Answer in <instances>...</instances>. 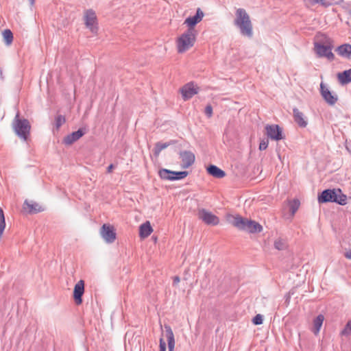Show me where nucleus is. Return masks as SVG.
Listing matches in <instances>:
<instances>
[{
  "label": "nucleus",
  "instance_id": "f257e3e1",
  "mask_svg": "<svg viewBox=\"0 0 351 351\" xmlns=\"http://www.w3.org/2000/svg\"><path fill=\"white\" fill-rule=\"evenodd\" d=\"M332 40L324 35L317 37L314 43V50L317 56L319 58H326L329 60H332L335 58L332 52Z\"/></svg>",
  "mask_w": 351,
  "mask_h": 351
},
{
  "label": "nucleus",
  "instance_id": "f03ea898",
  "mask_svg": "<svg viewBox=\"0 0 351 351\" xmlns=\"http://www.w3.org/2000/svg\"><path fill=\"white\" fill-rule=\"evenodd\" d=\"M235 25L239 28L242 35L251 38L253 35L252 24L247 12L239 8L236 12Z\"/></svg>",
  "mask_w": 351,
  "mask_h": 351
},
{
  "label": "nucleus",
  "instance_id": "7ed1b4c3",
  "mask_svg": "<svg viewBox=\"0 0 351 351\" xmlns=\"http://www.w3.org/2000/svg\"><path fill=\"white\" fill-rule=\"evenodd\" d=\"M196 40V32L187 29L177 39V52L184 53L192 48Z\"/></svg>",
  "mask_w": 351,
  "mask_h": 351
},
{
  "label": "nucleus",
  "instance_id": "20e7f679",
  "mask_svg": "<svg viewBox=\"0 0 351 351\" xmlns=\"http://www.w3.org/2000/svg\"><path fill=\"white\" fill-rule=\"evenodd\" d=\"M12 128L16 134L23 141H27L30 133L31 125L26 119H21L18 112L12 122Z\"/></svg>",
  "mask_w": 351,
  "mask_h": 351
},
{
  "label": "nucleus",
  "instance_id": "39448f33",
  "mask_svg": "<svg viewBox=\"0 0 351 351\" xmlns=\"http://www.w3.org/2000/svg\"><path fill=\"white\" fill-rule=\"evenodd\" d=\"M232 226L239 230L247 233H258L263 230V226L256 221H232Z\"/></svg>",
  "mask_w": 351,
  "mask_h": 351
},
{
  "label": "nucleus",
  "instance_id": "423d86ee",
  "mask_svg": "<svg viewBox=\"0 0 351 351\" xmlns=\"http://www.w3.org/2000/svg\"><path fill=\"white\" fill-rule=\"evenodd\" d=\"M166 341L168 343L169 351H174V335L169 327H165V332L160 339V351H166Z\"/></svg>",
  "mask_w": 351,
  "mask_h": 351
},
{
  "label": "nucleus",
  "instance_id": "0eeeda50",
  "mask_svg": "<svg viewBox=\"0 0 351 351\" xmlns=\"http://www.w3.org/2000/svg\"><path fill=\"white\" fill-rule=\"evenodd\" d=\"M195 155L190 151H182L179 154V165L182 169L191 167L195 162Z\"/></svg>",
  "mask_w": 351,
  "mask_h": 351
},
{
  "label": "nucleus",
  "instance_id": "6e6552de",
  "mask_svg": "<svg viewBox=\"0 0 351 351\" xmlns=\"http://www.w3.org/2000/svg\"><path fill=\"white\" fill-rule=\"evenodd\" d=\"M84 21L85 25L87 28H88L91 32L97 33L98 27L97 24V16L95 12L90 9L87 10L84 14Z\"/></svg>",
  "mask_w": 351,
  "mask_h": 351
},
{
  "label": "nucleus",
  "instance_id": "1a4fd4ad",
  "mask_svg": "<svg viewBox=\"0 0 351 351\" xmlns=\"http://www.w3.org/2000/svg\"><path fill=\"white\" fill-rule=\"evenodd\" d=\"M100 234L105 241L108 243H112L116 240L115 229L110 224H104L100 230Z\"/></svg>",
  "mask_w": 351,
  "mask_h": 351
},
{
  "label": "nucleus",
  "instance_id": "9d476101",
  "mask_svg": "<svg viewBox=\"0 0 351 351\" xmlns=\"http://www.w3.org/2000/svg\"><path fill=\"white\" fill-rule=\"evenodd\" d=\"M204 16V14L203 11L200 8H197L195 15L186 18L184 24L188 27V29H191L193 32H196L194 27L202 21Z\"/></svg>",
  "mask_w": 351,
  "mask_h": 351
},
{
  "label": "nucleus",
  "instance_id": "9b49d317",
  "mask_svg": "<svg viewBox=\"0 0 351 351\" xmlns=\"http://www.w3.org/2000/svg\"><path fill=\"white\" fill-rule=\"evenodd\" d=\"M320 92L322 97L328 104L332 106L337 102L338 99L337 95L331 92L323 82L320 84Z\"/></svg>",
  "mask_w": 351,
  "mask_h": 351
},
{
  "label": "nucleus",
  "instance_id": "f8f14e48",
  "mask_svg": "<svg viewBox=\"0 0 351 351\" xmlns=\"http://www.w3.org/2000/svg\"><path fill=\"white\" fill-rule=\"evenodd\" d=\"M266 134L274 141H280L284 138L282 131L278 125H267L265 126Z\"/></svg>",
  "mask_w": 351,
  "mask_h": 351
},
{
  "label": "nucleus",
  "instance_id": "ddd939ff",
  "mask_svg": "<svg viewBox=\"0 0 351 351\" xmlns=\"http://www.w3.org/2000/svg\"><path fill=\"white\" fill-rule=\"evenodd\" d=\"M23 208L29 214H36L45 210V207L43 205L33 200L27 199L24 202Z\"/></svg>",
  "mask_w": 351,
  "mask_h": 351
},
{
  "label": "nucleus",
  "instance_id": "4468645a",
  "mask_svg": "<svg viewBox=\"0 0 351 351\" xmlns=\"http://www.w3.org/2000/svg\"><path fill=\"white\" fill-rule=\"evenodd\" d=\"M199 88L193 83H189L184 85L180 92L184 100H188L198 93Z\"/></svg>",
  "mask_w": 351,
  "mask_h": 351
},
{
  "label": "nucleus",
  "instance_id": "2eb2a0df",
  "mask_svg": "<svg viewBox=\"0 0 351 351\" xmlns=\"http://www.w3.org/2000/svg\"><path fill=\"white\" fill-rule=\"evenodd\" d=\"M84 293V281L82 280H79L74 287L73 289V298L77 305L82 303V295Z\"/></svg>",
  "mask_w": 351,
  "mask_h": 351
},
{
  "label": "nucleus",
  "instance_id": "dca6fc26",
  "mask_svg": "<svg viewBox=\"0 0 351 351\" xmlns=\"http://www.w3.org/2000/svg\"><path fill=\"white\" fill-rule=\"evenodd\" d=\"M85 132L82 129H79L77 131L73 132L70 134L66 136L63 139V143L66 145H71L77 140H79L84 134Z\"/></svg>",
  "mask_w": 351,
  "mask_h": 351
},
{
  "label": "nucleus",
  "instance_id": "f3484780",
  "mask_svg": "<svg viewBox=\"0 0 351 351\" xmlns=\"http://www.w3.org/2000/svg\"><path fill=\"white\" fill-rule=\"evenodd\" d=\"M334 194H335V189H326L320 195H319L318 201L319 203L334 202Z\"/></svg>",
  "mask_w": 351,
  "mask_h": 351
},
{
  "label": "nucleus",
  "instance_id": "a211bd4d",
  "mask_svg": "<svg viewBox=\"0 0 351 351\" xmlns=\"http://www.w3.org/2000/svg\"><path fill=\"white\" fill-rule=\"evenodd\" d=\"M153 232V228L149 222L147 221L143 223L139 228V235L141 239H144L151 234Z\"/></svg>",
  "mask_w": 351,
  "mask_h": 351
},
{
  "label": "nucleus",
  "instance_id": "6ab92c4d",
  "mask_svg": "<svg viewBox=\"0 0 351 351\" xmlns=\"http://www.w3.org/2000/svg\"><path fill=\"white\" fill-rule=\"evenodd\" d=\"M336 51L340 56L349 59L351 56V45H341L337 48Z\"/></svg>",
  "mask_w": 351,
  "mask_h": 351
},
{
  "label": "nucleus",
  "instance_id": "aec40b11",
  "mask_svg": "<svg viewBox=\"0 0 351 351\" xmlns=\"http://www.w3.org/2000/svg\"><path fill=\"white\" fill-rule=\"evenodd\" d=\"M293 117L295 121L300 127L305 128L307 125V121L304 119V114L298 109H293Z\"/></svg>",
  "mask_w": 351,
  "mask_h": 351
},
{
  "label": "nucleus",
  "instance_id": "412c9836",
  "mask_svg": "<svg viewBox=\"0 0 351 351\" xmlns=\"http://www.w3.org/2000/svg\"><path fill=\"white\" fill-rule=\"evenodd\" d=\"M161 179L165 180H176V171H170L167 169H161L158 171Z\"/></svg>",
  "mask_w": 351,
  "mask_h": 351
},
{
  "label": "nucleus",
  "instance_id": "4be33fe9",
  "mask_svg": "<svg viewBox=\"0 0 351 351\" xmlns=\"http://www.w3.org/2000/svg\"><path fill=\"white\" fill-rule=\"evenodd\" d=\"M303 1L308 7H311L316 4H319L324 8H328L332 4L331 0H303Z\"/></svg>",
  "mask_w": 351,
  "mask_h": 351
},
{
  "label": "nucleus",
  "instance_id": "5701e85b",
  "mask_svg": "<svg viewBox=\"0 0 351 351\" xmlns=\"http://www.w3.org/2000/svg\"><path fill=\"white\" fill-rule=\"evenodd\" d=\"M208 173L217 178H222L226 176L225 172L215 165H210L207 168Z\"/></svg>",
  "mask_w": 351,
  "mask_h": 351
},
{
  "label": "nucleus",
  "instance_id": "b1692460",
  "mask_svg": "<svg viewBox=\"0 0 351 351\" xmlns=\"http://www.w3.org/2000/svg\"><path fill=\"white\" fill-rule=\"evenodd\" d=\"M337 77L341 84L351 82V69L337 74Z\"/></svg>",
  "mask_w": 351,
  "mask_h": 351
},
{
  "label": "nucleus",
  "instance_id": "393cba45",
  "mask_svg": "<svg viewBox=\"0 0 351 351\" xmlns=\"http://www.w3.org/2000/svg\"><path fill=\"white\" fill-rule=\"evenodd\" d=\"M334 194V202H337L341 205H345L347 204V197L346 195L343 194L340 189H335Z\"/></svg>",
  "mask_w": 351,
  "mask_h": 351
},
{
  "label": "nucleus",
  "instance_id": "a878e982",
  "mask_svg": "<svg viewBox=\"0 0 351 351\" xmlns=\"http://www.w3.org/2000/svg\"><path fill=\"white\" fill-rule=\"evenodd\" d=\"M324 320V316L323 315H319L313 320V332L314 334L317 335L321 329L323 322Z\"/></svg>",
  "mask_w": 351,
  "mask_h": 351
},
{
  "label": "nucleus",
  "instance_id": "bb28decb",
  "mask_svg": "<svg viewBox=\"0 0 351 351\" xmlns=\"http://www.w3.org/2000/svg\"><path fill=\"white\" fill-rule=\"evenodd\" d=\"M274 247L278 250H285L287 248L288 244L285 239L278 237L274 240Z\"/></svg>",
  "mask_w": 351,
  "mask_h": 351
},
{
  "label": "nucleus",
  "instance_id": "cd10ccee",
  "mask_svg": "<svg viewBox=\"0 0 351 351\" xmlns=\"http://www.w3.org/2000/svg\"><path fill=\"white\" fill-rule=\"evenodd\" d=\"M4 41L7 45H10L13 41V34L10 29H5L3 32Z\"/></svg>",
  "mask_w": 351,
  "mask_h": 351
},
{
  "label": "nucleus",
  "instance_id": "c85d7f7f",
  "mask_svg": "<svg viewBox=\"0 0 351 351\" xmlns=\"http://www.w3.org/2000/svg\"><path fill=\"white\" fill-rule=\"evenodd\" d=\"M199 217L200 218V219H204V220L215 219L217 218V217H215L214 215H213L211 213H210L204 209L200 210L199 211Z\"/></svg>",
  "mask_w": 351,
  "mask_h": 351
},
{
  "label": "nucleus",
  "instance_id": "c756f323",
  "mask_svg": "<svg viewBox=\"0 0 351 351\" xmlns=\"http://www.w3.org/2000/svg\"><path fill=\"white\" fill-rule=\"evenodd\" d=\"M168 147V144L166 143L158 142L156 144L154 149V154L156 156H158L160 152Z\"/></svg>",
  "mask_w": 351,
  "mask_h": 351
},
{
  "label": "nucleus",
  "instance_id": "7c9ffc66",
  "mask_svg": "<svg viewBox=\"0 0 351 351\" xmlns=\"http://www.w3.org/2000/svg\"><path fill=\"white\" fill-rule=\"evenodd\" d=\"M65 118L62 115H58L56 117L55 125L57 130H58L60 126L64 123Z\"/></svg>",
  "mask_w": 351,
  "mask_h": 351
},
{
  "label": "nucleus",
  "instance_id": "2f4dec72",
  "mask_svg": "<svg viewBox=\"0 0 351 351\" xmlns=\"http://www.w3.org/2000/svg\"><path fill=\"white\" fill-rule=\"evenodd\" d=\"M299 206L300 202L298 199H294L293 202H291L290 210L293 215L298 209Z\"/></svg>",
  "mask_w": 351,
  "mask_h": 351
},
{
  "label": "nucleus",
  "instance_id": "473e14b6",
  "mask_svg": "<svg viewBox=\"0 0 351 351\" xmlns=\"http://www.w3.org/2000/svg\"><path fill=\"white\" fill-rule=\"evenodd\" d=\"M341 335L344 336L351 335V321L348 322L344 329L341 332Z\"/></svg>",
  "mask_w": 351,
  "mask_h": 351
},
{
  "label": "nucleus",
  "instance_id": "72a5a7b5",
  "mask_svg": "<svg viewBox=\"0 0 351 351\" xmlns=\"http://www.w3.org/2000/svg\"><path fill=\"white\" fill-rule=\"evenodd\" d=\"M263 315L261 314H257L253 319H252V323L254 325H260L263 323Z\"/></svg>",
  "mask_w": 351,
  "mask_h": 351
},
{
  "label": "nucleus",
  "instance_id": "f704fd0d",
  "mask_svg": "<svg viewBox=\"0 0 351 351\" xmlns=\"http://www.w3.org/2000/svg\"><path fill=\"white\" fill-rule=\"evenodd\" d=\"M189 175L188 171H177V180L184 178Z\"/></svg>",
  "mask_w": 351,
  "mask_h": 351
},
{
  "label": "nucleus",
  "instance_id": "c9c22d12",
  "mask_svg": "<svg viewBox=\"0 0 351 351\" xmlns=\"http://www.w3.org/2000/svg\"><path fill=\"white\" fill-rule=\"evenodd\" d=\"M268 141L263 139L261 141L260 145H259V149L260 150H265L267 149L268 146Z\"/></svg>",
  "mask_w": 351,
  "mask_h": 351
},
{
  "label": "nucleus",
  "instance_id": "e433bc0d",
  "mask_svg": "<svg viewBox=\"0 0 351 351\" xmlns=\"http://www.w3.org/2000/svg\"><path fill=\"white\" fill-rule=\"evenodd\" d=\"M5 221H0V239L3 237L4 230L5 229Z\"/></svg>",
  "mask_w": 351,
  "mask_h": 351
},
{
  "label": "nucleus",
  "instance_id": "4c0bfd02",
  "mask_svg": "<svg viewBox=\"0 0 351 351\" xmlns=\"http://www.w3.org/2000/svg\"><path fill=\"white\" fill-rule=\"evenodd\" d=\"M205 114L207 115L208 118L211 117L213 115V108L210 105H208L205 108Z\"/></svg>",
  "mask_w": 351,
  "mask_h": 351
},
{
  "label": "nucleus",
  "instance_id": "58836bf2",
  "mask_svg": "<svg viewBox=\"0 0 351 351\" xmlns=\"http://www.w3.org/2000/svg\"><path fill=\"white\" fill-rule=\"evenodd\" d=\"M208 226H217L219 221H205Z\"/></svg>",
  "mask_w": 351,
  "mask_h": 351
},
{
  "label": "nucleus",
  "instance_id": "ea45409f",
  "mask_svg": "<svg viewBox=\"0 0 351 351\" xmlns=\"http://www.w3.org/2000/svg\"><path fill=\"white\" fill-rule=\"evenodd\" d=\"M114 168V165L113 164H110L107 168V172L111 173L112 169Z\"/></svg>",
  "mask_w": 351,
  "mask_h": 351
},
{
  "label": "nucleus",
  "instance_id": "a19ab883",
  "mask_svg": "<svg viewBox=\"0 0 351 351\" xmlns=\"http://www.w3.org/2000/svg\"><path fill=\"white\" fill-rule=\"evenodd\" d=\"M0 219H5L3 210L1 208H0Z\"/></svg>",
  "mask_w": 351,
  "mask_h": 351
},
{
  "label": "nucleus",
  "instance_id": "79ce46f5",
  "mask_svg": "<svg viewBox=\"0 0 351 351\" xmlns=\"http://www.w3.org/2000/svg\"><path fill=\"white\" fill-rule=\"evenodd\" d=\"M345 256L348 259H351V251L346 252Z\"/></svg>",
  "mask_w": 351,
  "mask_h": 351
},
{
  "label": "nucleus",
  "instance_id": "37998d69",
  "mask_svg": "<svg viewBox=\"0 0 351 351\" xmlns=\"http://www.w3.org/2000/svg\"><path fill=\"white\" fill-rule=\"evenodd\" d=\"M232 218L233 219H236V220H238V219H244L243 217H239V216H232Z\"/></svg>",
  "mask_w": 351,
  "mask_h": 351
},
{
  "label": "nucleus",
  "instance_id": "c03bdc74",
  "mask_svg": "<svg viewBox=\"0 0 351 351\" xmlns=\"http://www.w3.org/2000/svg\"><path fill=\"white\" fill-rule=\"evenodd\" d=\"M31 5H33L35 3V0H28Z\"/></svg>",
  "mask_w": 351,
  "mask_h": 351
},
{
  "label": "nucleus",
  "instance_id": "a18cd8bd",
  "mask_svg": "<svg viewBox=\"0 0 351 351\" xmlns=\"http://www.w3.org/2000/svg\"><path fill=\"white\" fill-rule=\"evenodd\" d=\"M176 280H177V282H178L180 281V278L178 277H177Z\"/></svg>",
  "mask_w": 351,
  "mask_h": 351
}]
</instances>
